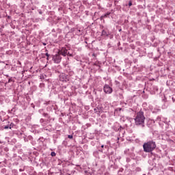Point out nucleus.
Here are the masks:
<instances>
[{
  "mask_svg": "<svg viewBox=\"0 0 175 175\" xmlns=\"http://www.w3.org/2000/svg\"><path fill=\"white\" fill-rule=\"evenodd\" d=\"M60 81H66L68 80V76L65 74H61L59 75Z\"/></svg>",
  "mask_w": 175,
  "mask_h": 175,
  "instance_id": "423d86ee",
  "label": "nucleus"
},
{
  "mask_svg": "<svg viewBox=\"0 0 175 175\" xmlns=\"http://www.w3.org/2000/svg\"><path fill=\"white\" fill-rule=\"evenodd\" d=\"M146 117H144V112L140 111L137 113V116L135 118V125H140L141 126H144V120Z\"/></svg>",
  "mask_w": 175,
  "mask_h": 175,
  "instance_id": "f03ea898",
  "label": "nucleus"
},
{
  "mask_svg": "<svg viewBox=\"0 0 175 175\" xmlns=\"http://www.w3.org/2000/svg\"><path fill=\"white\" fill-rule=\"evenodd\" d=\"M156 121H161V116H158L156 119Z\"/></svg>",
  "mask_w": 175,
  "mask_h": 175,
  "instance_id": "9d476101",
  "label": "nucleus"
},
{
  "mask_svg": "<svg viewBox=\"0 0 175 175\" xmlns=\"http://www.w3.org/2000/svg\"><path fill=\"white\" fill-rule=\"evenodd\" d=\"M105 148H107V146H105Z\"/></svg>",
  "mask_w": 175,
  "mask_h": 175,
  "instance_id": "f3484780",
  "label": "nucleus"
},
{
  "mask_svg": "<svg viewBox=\"0 0 175 175\" xmlns=\"http://www.w3.org/2000/svg\"><path fill=\"white\" fill-rule=\"evenodd\" d=\"M59 54L60 55H63V57H66V55H69L70 57L73 56V55L68 52V49H66V48H64V47L59 50Z\"/></svg>",
  "mask_w": 175,
  "mask_h": 175,
  "instance_id": "7ed1b4c3",
  "label": "nucleus"
},
{
  "mask_svg": "<svg viewBox=\"0 0 175 175\" xmlns=\"http://www.w3.org/2000/svg\"><path fill=\"white\" fill-rule=\"evenodd\" d=\"M129 6H132V1L129 2Z\"/></svg>",
  "mask_w": 175,
  "mask_h": 175,
  "instance_id": "4468645a",
  "label": "nucleus"
},
{
  "mask_svg": "<svg viewBox=\"0 0 175 175\" xmlns=\"http://www.w3.org/2000/svg\"><path fill=\"white\" fill-rule=\"evenodd\" d=\"M12 129V127L11 126H4V129Z\"/></svg>",
  "mask_w": 175,
  "mask_h": 175,
  "instance_id": "6e6552de",
  "label": "nucleus"
},
{
  "mask_svg": "<svg viewBox=\"0 0 175 175\" xmlns=\"http://www.w3.org/2000/svg\"><path fill=\"white\" fill-rule=\"evenodd\" d=\"M51 157H55L57 154H55V152H51Z\"/></svg>",
  "mask_w": 175,
  "mask_h": 175,
  "instance_id": "1a4fd4ad",
  "label": "nucleus"
},
{
  "mask_svg": "<svg viewBox=\"0 0 175 175\" xmlns=\"http://www.w3.org/2000/svg\"><path fill=\"white\" fill-rule=\"evenodd\" d=\"M68 139H73V135H68Z\"/></svg>",
  "mask_w": 175,
  "mask_h": 175,
  "instance_id": "9b49d317",
  "label": "nucleus"
},
{
  "mask_svg": "<svg viewBox=\"0 0 175 175\" xmlns=\"http://www.w3.org/2000/svg\"><path fill=\"white\" fill-rule=\"evenodd\" d=\"M5 76H6V77H9V75H5Z\"/></svg>",
  "mask_w": 175,
  "mask_h": 175,
  "instance_id": "a211bd4d",
  "label": "nucleus"
},
{
  "mask_svg": "<svg viewBox=\"0 0 175 175\" xmlns=\"http://www.w3.org/2000/svg\"><path fill=\"white\" fill-rule=\"evenodd\" d=\"M45 55H46V57H47L46 59L49 61V53H46L45 54Z\"/></svg>",
  "mask_w": 175,
  "mask_h": 175,
  "instance_id": "ddd939ff",
  "label": "nucleus"
},
{
  "mask_svg": "<svg viewBox=\"0 0 175 175\" xmlns=\"http://www.w3.org/2000/svg\"><path fill=\"white\" fill-rule=\"evenodd\" d=\"M143 175H146V174H143Z\"/></svg>",
  "mask_w": 175,
  "mask_h": 175,
  "instance_id": "412c9836",
  "label": "nucleus"
},
{
  "mask_svg": "<svg viewBox=\"0 0 175 175\" xmlns=\"http://www.w3.org/2000/svg\"><path fill=\"white\" fill-rule=\"evenodd\" d=\"M77 33H80V30H78V32H77Z\"/></svg>",
  "mask_w": 175,
  "mask_h": 175,
  "instance_id": "dca6fc26",
  "label": "nucleus"
},
{
  "mask_svg": "<svg viewBox=\"0 0 175 175\" xmlns=\"http://www.w3.org/2000/svg\"><path fill=\"white\" fill-rule=\"evenodd\" d=\"M12 81H13V79H12V78H10V79H8V83H12Z\"/></svg>",
  "mask_w": 175,
  "mask_h": 175,
  "instance_id": "f8f14e48",
  "label": "nucleus"
},
{
  "mask_svg": "<svg viewBox=\"0 0 175 175\" xmlns=\"http://www.w3.org/2000/svg\"><path fill=\"white\" fill-rule=\"evenodd\" d=\"M172 100L174 101V98L172 97Z\"/></svg>",
  "mask_w": 175,
  "mask_h": 175,
  "instance_id": "6ab92c4d",
  "label": "nucleus"
},
{
  "mask_svg": "<svg viewBox=\"0 0 175 175\" xmlns=\"http://www.w3.org/2000/svg\"><path fill=\"white\" fill-rule=\"evenodd\" d=\"M144 152H152L157 148V144L154 141H149L143 145Z\"/></svg>",
  "mask_w": 175,
  "mask_h": 175,
  "instance_id": "f257e3e1",
  "label": "nucleus"
},
{
  "mask_svg": "<svg viewBox=\"0 0 175 175\" xmlns=\"http://www.w3.org/2000/svg\"><path fill=\"white\" fill-rule=\"evenodd\" d=\"M105 147V145L101 146V148H103Z\"/></svg>",
  "mask_w": 175,
  "mask_h": 175,
  "instance_id": "2eb2a0df",
  "label": "nucleus"
},
{
  "mask_svg": "<svg viewBox=\"0 0 175 175\" xmlns=\"http://www.w3.org/2000/svg\"><path fill=\"white\" fill-rule=\"evenodd\" d=\"M52 59L55 64H59V62H61V59H62V57H61V55L57 53L53 56Z\"/></svg>",
  "mask_w": 175,
  "mask_h": 175,
  "instance_id": "20e7f679",
  "label": "nucleus"
},
{
  "mask_svg": "<svg viewBox=\"0 0 175 175\" xmlns=\"http://www.w3.org/2000/svg\"><path fill=\"white\" fill-rule=\"evenodd\" d=\"M103 90L105 94H111L113 92V89L109 85H105Z\"/></svg>",
  "mask_w": 175,
  "mask_h": 175,
  "instance_id": "39448f33",
  "label": "nucleus"
},
{
  "mask_svg": "<svg viewBox=\"0 0 175 175\" xmlns=\"http://www.w3.org/2000/svg\"><path fill=\"white\" fill-rule=\"evenodd\" d=\"M101 152H103V150H101Z\"/></svg>",
  "mask_w": 175,
  "mask_h": 175,
  "instance_id": "aec40b11",
  "label": "nucleus"
},
{
  "mask_svg": "<svg viewBox=\"0 0 175 175\" xmlns=\"http://www.w3.org/2000/svg\"><path fill=\"white\" fill-rule=\"evenodd\" d=\"M102 36H107V32L105 30L102 31Z\"/></svg>",
  "mask_w": 175,
  "mask_h": 175,
  "instance_id": "0eeeda50",
  "label": "nucleus"
}]
</instances>
